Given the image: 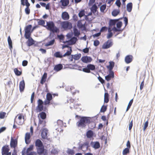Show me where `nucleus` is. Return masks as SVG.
Here are the masks:
<instances>
[{"mask_svg": "<svg viewBox=\"0 0 155 155\" xmlns=\"http://www.w3.org/2000/svg\"><path fill=\"white\" fill-rule=\"evenodd\" d=\"M55 42V39H53L51 40L48 41L46 43L45 45L46 46H49L53 45Z\"/></svg>", "mask_w": 155, "mask_h": 155, "instance_id": "obj_34", "label": "nucleus"}, {"mask_svg": "<svg viewBox=\"0 0 155 155\" xmlns=\"http://www.w3.org/2000/svg\"><path fill=\"white\" fill-rule=\"evenodd\" d=\"M54 56L56 58H62L63 57L60 52H55L54 54Z\"/></svg>", "mask_w": 155, "mask_h": 155, "instance_id": "obj_36", "label": "nucleus"}, {"mask_svg": "<svg viewBox=\"0 0 155 155\" xmlns=\"http://www.w3.org/2000/svg\"><path fill=\"white\" fill-rule=\"evenodd\" d=\"M113 45V42L112 40H109L106 41L103 45L102 48L103 49H107L111 47Z\"/></svg>", "mask_w": 155, "mask_h": 155, "instance_id": "obj_8", "label": "nucleus"}, {"mask_svg": "<svg viewBox=\"0 0 155 155\" xmlns=\"http://www.w3.org/2000/svg\"><path fill=\"white\" fill-rule=\"evenodd\" d=\"M69 15L68 12H64L62 13L61 18L64 20H68L69 18Z\"/></svg>", "mask_w": 155, "mask_h": 155, "instance_id": "obj_16", "label": "nucleus"}, {"mask_svg": "<svg viewBox=\"0 0 155 155\" xmlns=\"http://www.w3.org/2000/svg\"><path fill=\"white\" fill-rule=\"evenodd\" d=\"M57 123L59 126H61L63 124V122L62 120H57Z\"/></svg>", "mask_w": 155, "mask_h": 155, "instance_id": "obj_59", "label": "nucleus"}, {"mask_svg": "<svg viewBox=\"0 0 155 155\" xmlns=\"http://www.w3.org/2000/svg\"><path fill=\"white\" fill-rule=\"evenodd\" d=\"M112 30H113L114 32H121L122 31V30H121L120 29L117 28L115 27H114L112 28Z\"/></svg>", "mask_w": 155, "mask_h": 155, "instance_id": "obj_53", "label": "nucleus"}, {"mask_svg": "<svg viewBox=\"0 0 155 155\" xmlns=\"http://www.w3.org/2000/svg\"><path fill=\"white\" fill-rule=\"evenodd\" d=\"M85 15V11L84 10H82L81 11L79 14L78 16L80 18H81L84 16Z\"/></svg>", "mask_w": 155, "mask_h": 155, "instance_id": "obj_43", "label": "nucleus"}, {"mask_svg": "<svg viewBox=\"0 0 155 155\" xmlns=\"http://www.w3.org/2000/svg\"><path fill=\"white\" fill-rule=\"evenodd\" d=\"M107 109V106L103 105L101 109V112H105Z\"/></svg>", "mask_w": 155, "mask_h": 155, "instance_id": "obj_50", "label": "nucleus"}, {"mask_svg": "<svg viewBox=\"0 0 155 155\" xmlns=\"http://www.w3.org/2000/svg\"><path fill=\"white\" fill-rule=\"evenodd\" d=\"M63 68V66L61 64L56 65L54 67V70L56 71H59Z\"/></svg>", "mask_w": 155, "mask_h": 155, "instance_id": "obj_22", "label": "nucleus"}, {"mask_svg": "<svg viewBox=\"0 0 155 155\" xmlns=\"http://www.w3.org/2000/svg\"><path fill=\"white\" fill-rule=\"evenodd\" d=\"M94 136V133L91 130H88L86 133V136L88 138H91Z\"/></svg>", "mask_w": 155, "mask_h": 155, "instance_id": "obj_23", "label": "nucleus"}, {"mask_svg": "<svg viewBox=\"0 0 155 155\" xmlns=\"http://www.w3.org/2000/svg\"><path fill=\"white\" fill-rule=\"evenodd\" d=\"M114 77V73L113 71H111L105 77V78L107 81H109Z\"/></svg>", "mask_w": 155, "mask_h": 155, "instance_id": "obj_17", "label": "nucleus"}, {"mask_svg": "<svg viewBox=\"0 0 155 155\" xmlns=\"http://www.w3.org/2000/svg\"><path fill=\"white\" fill-rule=\"evenodd\" d=\"M87 67L89 68V70H94L95 69V67L94 65L91 64H89L87 65Z\"/></svg>", "mask_w": 155, "mask_h": 155, "instance_id": "obj_38", "label": "nucleus"}, {"mask_svg": "<svg viewBox=\"0 0 155 155\" xmlns=\"http://www.w3.org/2000/svg\"><path fill=\"white\" fill-rule=\"evenodd\" d=\"M10 149L8 145H4L2 148V154L7 152H9V151H10Z\"/></svg>", "mask_w": 155, "mask_h": 155, "instance_id": "obj_12", "label": "nucleus"}, {"mask_svg": "<svg viewBox=\"0 0 155 155\" xmlns=\"http://www.w3.org/2000/svg\"><path fill=\"white\" fill-rule=\"evenodd\" d=\"M83 71L85 72L89 73L91 72L89 70V68L87 67V68H84L83 69Z\"/></svg>", "mask_w": 155, "mask_h": 155, "instance_id": "obj_58", "label": "nucleus"}, {"mask_svg": "<svg viewBox=\"0 0 155 155\" xmlns=\"http://www.w3.org/2000/svg\"><path fill=\"white\" fill-rule=\"evenodd\" d=\"M34 96H35V93L33 92L31 94V103H32L33 101V100L34 99Z\"/></svg>", "mask_w": 155, "mask_h": 155, "instance_id": "obj_62", "label": "nucleus"}, {"mask_svg": "<svg viewBox=\"0 0 155 155\" xmlns=\"http://www.w3.org/2000/svg\"><path fill=\"white\" fill-rule=\"evenodd\" d=\"M38 23L39 25H44L45 24V22L43 20H39Z\"/></svg>", "mask_w": 155, "mask_h": 155, "instance_id": "obj_56", "label": "nucleus"}, {"mask_svg": "<svg viewBox=\"0 0 155 155\" xmlns=\"http://www.w3.org/2000/svg\"><path fill=\"white\" fill-rule=\"evenodd\" d=\"M72 51V49L71 48H70V51H68L66 53H65L63 55V57H65L66 56H69L71 54Z\"/></svg>", "mask_w": 155, "mask_h": 155, "instance_id": "obj_48", "label": "nucleus"}, {"mask_svg": "<svg viewBox=\"0 0 155 155\" xmlns=\"http://www.w3.org/2000/svg\"><path fill=\"white\" fill-rule=\"evenodd\" d=\"M144 78L142 81L141 82L140 85V90H142L144 86Z\"/></svg>", "mask_w": 155, "mask_h": 155, "instance_id": "obj_52", "label": "nucleus"}, {"mask_svg": "<svg viewBox=\"0 0 155 155\" xmlns=\"http://www.w3.org/2000/svg\"><path fill=\"white\" fill-rule=\"evenodd\" d=\"M80 105V104H79L77 102L75 101L74 104H71L70 107L71 108H74L75 109H77L79 108V107Z\"/></svg>", "mask_w": 155, "mask_h": 155, "instance_id": "obj_19", "label": "nucleus"}, {"mask_svg": "<svg viewBox=\"0 0 155 155\" xmlns=\"http://www.w3.org/2000/svg\"><path fill=\"white\" fill-rule=\"evenodd\" d=\"M117 27L118 28L120 29L122 25V22L121 21H119L118 22L117 24Z\"/></svg>", "mask_w": 155, "mask_h": 155, "instance_id": "obj_55", "label": "nucleus"}, {"mask_svg": "<svg viewBox=\"0 0 155 155\" xmlns=\"http://www.w3.org/2000/svg\"><path fill=\"white\" fill-rule=\"evenodd\" d=\"M109 101V94L107 93H105L104 96V102L107 103Z\"/></svg>", "mask_w": 155, "mask_h": 155, "instance_id": "obj_29", "label": "nucleus"}, {"mask_svg": "<svg viewBox=\"0 0 155 155\" xmlns=\"http://www.w3.org/2000/svg\"><path fill=\"white\" fill-rule=\"evenodd\" d=\"M32 28V25H29L27 26L25 28V37L26 39H28L30 38L31 35V30Z\"/></svg>", "mask_w": 155, "mask_h": 155, "instance_id": "obj_6", "label": "nucleus"}, {"mask_svg": "<svg viewBox=\"0 0 155 155\" xmlns=\"http://www.w3.org/2000/svg\"><path fill=\"white\" fill-rule=\"evenodd\" d=\"M107 27L105 26L101 28L100 31V32H103L104 31H107Z\"/></svg>", "mask_w": 155, "mask_h": 155, "instance_id": "obj_57", "label": "nucleus"}, {"mask_svg": "<svg viewBox=\"0 0 155 155\" xmlns=\"http://www.w3.org/2000/svg\"><path fill=\"white\" fill-rule=\"evenodd\" d=\"M114 66V63L112 61H110L109 62V65L107 66V68L110 70H111Z\"/></svg>", "mask_w": 155, "mask_h": 155, "instance_id": "obj_28", "label": "nucleus"}, {"mask_svg": "<svg viewBox=\"0 0 155 155\" xmlns=\"http://www.w3.org/2000/svg\"><path fill=\"white\" fill-rule=\"evenodd\" d=\"M34 146L33 145H30L29 147L27 149L26 151L27 154L29 153V152L32 151L33 149Z\"/></svg>", "mask_w": 155, "mask_h": 155, "instance_id": "obj_46", "label": "nucleus"}, {"mask_svg": "<svg viewBox=\"0 0 155 155\" xmlns=\"http://www.w3.org/2000/svg\"><path fill=\"white\" fill-rule=\"evenodd\" d=\"M148 124V121H147L144 123V125L143 127V131H145V130L147 128V127Z\"/></svg>", "mask_w": 155, "mask_h": 155, "instance_id": "obj_54", "label": "nucleus"}, {"mask_svg": "<svg viewBox=\"0 0 155 155\" xmlns=\"http://www.w3.org/2000/svg\"><path fill=\"white\" fill-rule=\"evenodd\" d=\"M38 105L36 108V110L37 113L42 111L44 109L43 106V102L40 99H39L37 101Z\"/></svg>", "mask_w": 155, "mask_h": 155, "instance_id": "obj_7", "label": "nucleus"}, {"mask_svg": "<svg viewBox=\"0 0 155 155\" xmlns=\"http://www.w3.org/2000/svg\"><path fill=\"white\" fill-rule=\"evenodd\" d=\"M31 135L30 133H27L25 134V141L27 144H29L31 142Z\"/></svg>", "mask_w": 155, "mask_h": 155, "instance_id": "obj_13", "label": "nucleus"}, {"mask_svg": "<svg viewBox=\"0 0 155 155\" xmlns=\"http://www.w3.org/2000/svg\"><path fill=\"white\" fill-rule=\"evenodd\" d=\"M112 30L110 28H109L108 29V33L107 35V38L109 39L111 38L113 35V33L111 32Z\"/></svg>", "mask_w": 155, "mask_h": 155, "instance_id": "obj_30", "label": "nucleus"}, {"mask_svg": "<svg viewBox=\"0 0 155 155\" xmlns=\"http://www.w3.org/2000/svg\"><path fill=\"white\" fill-rule=\"evenodd\" d=\"M14 72L17 76H20L22 74V72L19 71L17 68L14 69Z\"/></svg>", "mask_w": 155, "mask_h": 155, "instance_id": "obj_37", "label": "nucleus"}, {"mask_svg": "<svg viewBox=\"0 0 155 155\" xmlns=\"http://www.w3.org/2000/svg\"><path fill=\"white\" fill-rule=\"evenodd\" d=\"M25 87V83L24 80L20 81L19 83V89L21 92L23 91Z\"/></svg>", "mask_w": 155, "mask_h": 155, "instance_id": "obj_20", "label": "nucleus"}, {"mask_svg": "<svg viewBox=\"0 0 155 155\" xmlns=\"http://www.w3.org/2000/svg\"><path fill=\"white\" fill-rule=\"evenodd\" d=\"M46 113L44 112H41L39 114L38 117L41 118L42 120L45 119L46 118Z\"/></svg>", "mask_w": 155, "mask_h": 155, "instance_id": "obj_21", "label": "nucleus"}, {"mask_svg": "<svg viewBox=\"0 0 155 155\" xmlns=\"http://www.w3.org/2000/svg\"><path fill=\"white\" fill-rule=\"evenodd\" d=\"M74 34L75 36H78L80 35V32L79 31L76 29L74 30Z\"/></svg>", "mask_w": 155, "mask_h": 155, "instance_id": "obj_51", "label": "nucleus"}, {"mask_svg": "<svg viewBox=\"0 0 155 155\" xmlns=\"http://www.w3.org/2000/svg\"><path fill=\"white\" fill-rule=\"evenodd\" d=\"M60 24L61 28L64 30H70L72 27V23L68 21H61Z\"/></svg>", "mask_w": 155, "mask_h": 155, "instance_id": "obj_5", "label": "nucleus"}, {"mask_svg": "<svg viewBox=\"0 0 155 155\" xmlns=\"http://www.w3.org/2000/svg\"><path fill=\"white\" fill-rule=\"evenodd\" d=\"M52 99V96L50 93H48L46 95V99L51 101Z\"/></svg>", "mask_w": 155, "mask_h": 155, "instance_id": "obj_41", "label": "nucleus"}, {"mask_svg": "<svg viewBox=\"0 0 155 155\" xmlns=\"http://www.w3.org/2000/svg\"><path fill=\"white\" fill-rule=\"evenodd\" d=\"M47 77V73L46 72L44 73L43 75L42 76L41 80L40 83L41 84H43L45 82Z\"/></svg>", "mask_w": 155, "mask_h": 155, "instance_id": "obj_18", "label": "nucleus"}, {"mask_svg": "<svg viewBox=\"0 0 155 155\" xmlns=\"http://www.w3.org/2000/svg\"><path fill=\"white\" fill-rule=\"evenodd\" d=\"M48 130L46 128L43 129L41 133L42 137L44 139H46L47 138Z\"/></svg>", "mask_w": 155, "mask_h": 155, "instance_id": "obj_14", "label": "nucleus"}, {"mask_svg": "<svg viewBox=\"0 0 155 155\" xmlns=\"http://www.w3.org/2000/svg\"><path fill=\"white\" fill-rule=\"evenodd\" d=\"M6 115V113L4 112H0V118L3 119L5 118Z\"/></svg>", "mask_w": 155, "mask_h": 155, "instance_id": "obj_49", "label": "nucleus"}, {"mask_svg": "<svg viewBox=\"0 0 155 155\" xmlns=\"http://www.w3.org/2000/svg\"><path fill=\"white\" fill-rule=\"evenodd\" d=\"M115 3L119 7H120L121 5V2L120 0H116Z\"/></svg>", "mask_w": 155, "mask_h": 155, "instance_id": "obj_63", "label": "nucleus"}, {"mask_svg": "<svg viewBox=\"0 0 155 155\" xmlns=\"http://www.w3.org/2000/svg\"><path fill=\"white\" fill-rule=\"evenodd\" d=\"M18 145V140L16 139H13L12 137L11 138L10 143V147L12 148L15 149Z\"/></svg>", "mask_w": 155, "mask_h": 155, "instance_id": "obj_9", "label": "nucleus"}, {"mask_svg": "<svg viewBox=\"0 0 155 155\" xmlns=\"http://www.w3.org/2000/svg\"><path fill=\"white\" fill-rule=\"evenodd\" d=\"M106 4H104L102 5L100 7L101 12H104V11L106 9Z\"/></svg>", "mask_w": 155, "mask_h": 155, "instance_id": "obj_40", "label": "nucleus"}, {"mask_svg": "<svg viewBox=\"0 0 155 155\" xmlns=\"http://www.w3.org/2000/svg\"><path fill=\"white\" fill-rule=\"evenodd\" d=\"M133 57L132 55H127L125 58V61L127 64L131 63L133 61Z\"/></svg>", "mask_w": 155, "mask_h": 155, "instance_id": "obj_11", "label": "nucleus"}, {"mask_svg": "<svg viewBox=\"0 0 155 155\" xmlns=\"http://www.w3.org/2000/svg\"><path fill=\"white\" fill-rule=\"evenodd\" d=\"M92 60V58L90 57L83 56L81 58L82 61L84 63H87L91 62Z\"/></svg>", "mask_w": 155, "mask_h": 155, "instance_id": "obj_10", "label": "nucleus"}, {"mask_svg": "<svg viewBox=\"0 0 155 155\" xmlns=\"http://www.w3.org/2000/svg\"><path fill=\"white\" fill-rule=\"evenodd\" d=\"M116 20H110L109 21V25L113 26L115 25L116 22Z\"/></svg>", "mask_w": 155, "mask_h": 155, "instance_id": "obj_47", "label": "nucleus"}, {"mask_svg": "<svg viewBox=\"0 0 155 155\" xmlns=\"http://www.w3.org/2000/svg\"><path fill=\"white\" fill-rule=\"evenodd\" d=\"M97 9V5L95 4H94L91 8V10L93 13L95 14L96 12Z\"/></svg>", "mask_w": 155, "mask_h": 155, "instance_id": "obj_24", "label": "nucleus"}, {"mask_svg": "<svg viewBox=\"0 0 155 155\" xmlns=\"http://www.w3.org/2000/svg\"><path fill=\"white\" fill-rule=\"evenodd\" d=\"M28 39V40L27 41L26 43L28 46H31L34 44V41L32 38H29Z\"/></svg>", "mask_w": 155, "mask_h": 155, "instance_id": "obj_25", "label": "nucleus"}, {"mask_svg": "<svg viewBox=\"0 0 155 155\" xmlns=\"http://www.w3.org/2000/svg\"><path fill=\"white\" fill-rule=\"evenodd\" d=\"M133 101V99H132L130 101L127 108L126 111H127L130 108Z\"/></svg>", "mask_w": 155, "mask_h": 155, "instance_id": "obj_45", "label": "nucleus"}, {"mask_svg": "<svg viewBox=\"0 0 155 155\" xmlns=\"http://www.w3.org/2000/svg\"><path fill=\"white\" fill-rule=\"evenodd\" d=\"M60 2L62 6H65L69 4V0H61Z\"/></svg>", "mask_w": 155, "mask_h": 155, "instance_id": "obj_27", "label": "nucleus"}, {"mask_svg": "<svg viewBox=\"0 0 155 155\" xmlns=\"http://www.w3.org/2000/svg\"><path fill=\"white\" fill-rule=\"evenodd\" d=\"M24 115L23 114L19 113L15 117L14 122L18 125H21L24 122Z\"/></svg>", "mask_w": 155, "mask_h": 155, "instance_id": "obj_4", "label": "nucleus"}, {"mask_svg": "<svg viewBox=\"0 0 155 155\" xmlns=\"http://www.w3.org/2000/svg\"><path fill=\"white\" fill-rule=\"evenodd\" d=\"M133 7L132 3L131 2L127 4V10L129 12H131Z\"/></svg>", "mask_w": 155, "mask_h": 155, "instance_id": "obj_26", "label": "nucleus"}, {"mask_svg": "<svg viewBox=\"0 0 155 155\" xmlns=\"http://www.w3.org/2000/svg\"><path fill=\"white\" fill-rule=\"evenodd\" d=\"M71 56L73 57L74 59L75 60H78L81 58V55L80 54H77L75 55H72Z\"/></svg>", "mask_w": 155, "mask_h": 155, "instance_id": "obj_32", "label": "nucleus"}, {"mask_svg": "<svg viewBox=\"0 0 155 155\" xmlns=\"http://www.w3.org/2000/svg\"><path fill=\"white\" fill-rule=\"evenodd\" d=\"M133 120H132L129 124V129L130 130L131 129L133 125Z\"/></svg>", "mask_w": 155, "mask_h": 155, "instance_id": "obj_64", "label": "nucleus"}, {"mask_svg": "<svg viewBox=\"0 0 155 155\" xmlns=\"http://www.w3.org/2000/svg\"><path fill=\"white\" fill-rule=\"evenodd\" d=\"M99 44L100 42L98 40H95L94 41V45L95 46H97Z\"/></svg>", "mask_w": 155, "mask_h": 155, "instance_id": "obj_60", "label": "nucleus"}, {"mask_svg": "<svg viewBox=\"0 0 155 155\" xmlns=\"http://www.w3.org/2000/svg\"><path fill=\"white\" fill-rule=\"evenodd\" d=\"M48 30L53 33L59 32V29L55 26L54 23L52 21L46 22V25L44 26Z\"/></svg>", "mask_w": 155, "mask_h": 155, "instance_id": "obj_3", "label": "nucleus"}, {"mask_svg": "<svg viewBox=\"0 0 155 155\" xmlns=\"http://www.w3.org/2000/svg\"><path fill=\"white\" fill-rule=\"evenodd\" d=\"M98 79L99 81L102 83L103 84L104 82V80L103 79V78L101 77L100 76H99L98 78Z\"/></svg>", "mask_w": 155, "mask_h": 155, "instance_id": "obj_61", "label": "nucleus"}, {"mask_svg": "<svg viewBox=\"0 0 155 155\" xmlns=\"http://www.w3.org/2000/svg\"><path fill=\"white\" fill-rule=\"evenodd\" d=\"M90 118L88 117H80V120L76 123L77 126L79 127H85L86 125L91 122Z\"/></svg>", "mask_w": 155, "mask_h": 155, "instance_id": "obj_2", "label": "nucleus"}, {"mask_svg": "<svg viewBox=\"0 0 155 155\" xmlns=\"http://www.w3.org/2000/svg\"><path fill=\"white\" fill-rule=\"evenodd\" d=\"M38 125L39 126L41 125L42 127H44L46 126V122L43 120H39Z\"/></svg>", "mask_w": 155, "mask_h": 155, "instance_id": "obj_31", "label": "nucleus"}, {"mask_svg": "<svg viewBox=\"0 0 155 155\" xmlns=\"http://www.w3.org/2000/svg\"><path fill=\"white\" fill-rule=\"evenodd\" d=\"M120 13L119 10H114L112 12V15L114 16H116Z\"/></svg>", "mask_w": 155, "mask_h": 155, "instance_id": "obj_33", "label": "nucleus"}, {"mask_svg": "<svg viewBox=\"0 0 155 155\" xmlns=\"http://www.w3.org/2000/svg\"><path fill=\"white\" fill-rule=\"evenodd\" d=\"M35 146L36 148L37 153L39 155H48V153L46 150H45L44 146L40 139H38L36 140Z\"/></svg>", "mask_w": 155, "mask_h": 155, "instance_id": "obj_1", "label": "nucleus"}, {"mask_svg": "<svg viewBox=\"0 0 155 155\" xmlns=\"http://www.w3.org/2000/svg\"><path fill=\"white\" fill-rule=\"evenodd\" d=\"M77 41V38L75 37H73L71 38L69 41L70 42L72 45L74 44Z\"/></svg>", "mask_w": 155, "mask_h": 155, "instance_id": "obj_42", "label": "nucleus"}, {"mask_svg": "<svg viewBox=\"0 0 155 155\" xmlns=\"http://www.w3.org/2000/svg\"><path fill=\"white\" fill-rule=\"evenodd\" d=\"M130 149L128 148H125L123 151L122 153L123 155H127V154L130 153Z\"/></svg>", "mask_w": 155, "mask_h": 155, "instance_id": "obj_35", "label": "nucleus"}, {"mask_svg": "<svg viewBox=\"0 0 155 155\" xmlns=\"http://www.w3.org/2000/svg\"><path fill=\"white\" fill-rule=\"evenodd\" d=\"M26 7L25 9V12L26 14L28 15L30 13V9L29 8V7L30 5H26Z\"/></svg>", "mask_w": 155, "mask_h": 155, "instance_id": "obj_44", "label": "nucleus"}, {"mask_svg": "<svg viewBox=\"0 0 155 155\" xmlns=\"http://www.w3.org/2000/svg\"><path fill=\"white\" fill-rule=\"evenodd\" d=\"M100 146V144L99 142H96L94 143L93 147L95 149H97L99 148Z\"/></svg>", "mask_w": 155, "mask_h": 155, "instance_id": "obj_39", "label": "nucleus"}, {"mask_svg": "<svg viewBox=\"0 0 155 155\" xmlns=\"http://www.w3.org/2000/svg\"><path fill=\"white\" fill-rule=\"evenodd\" d=\"M82 20H79L78 21L77 23V26L79 28L82 29L83 30H85L86 29V27L85 26V23L83 24L82 23Z\"/></svg>", "mask_w": 155, "mask_h": 155, "instance_id": "obj_15", "label": "nucleus"}]
</instances>
